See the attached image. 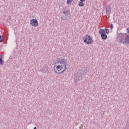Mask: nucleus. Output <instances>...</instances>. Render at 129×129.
I'll return each instance as SVG.
<instances>
[{"label":"nucleus","mask_w":129,"mask_h":129,"mask_svg":"<svg viewBox=\"0 0 129 129\" xmlns=\"http://www.w3.org/2000/svg\"><path fill=\"white\" fill-rule=\"evenodd\" d=\"M57 64L60 63V65H58L56 69L54 68V71L55 73H57V74H61V73H63L66 70V63H67V59H65L64 58H57Z\"/></svg>","instance_id":"f257e3e1"},{"label":"nucleus","mask_w":129,"mask_h":129,"mask_svg":"<svg viewBox=\"0 0 129 129\" xmlns=\"http://www.w3.org/2000/svg\"><path fill=\"white\" fill-rule=\"evenodd\" d=\"M117 39L121 44H129V34L118 33L117 34Z\"/></svg>","instance_id":"f03ea898"},{"label":"nucleus","mask_w":129,"mask_h":129,"mask_svg":"<svg viewBox=\"0 0 129 129\" xmlns=\"http://www.w3.org/2000/svg\"><path fill=\"white\" fill-rule=\"evenodd\" d=\"M92 38H91V37L89 35H86L84 37V42L86 44H91L92 43Z\"/></svg>","instance_id":"7ed1b4c3"},{"label":"nucleus","mask_w":129,"mask_h":129,"mask_svg":"<svg viewBox=\"0 0 129 129\" xmlns=\"http://www.w3.org/2000/svg\"><path fill=\"white\" fill-rule=\"evenodd\" d=\"M99 34H100L101 37L103 40H106L107 39V35L105 34V30L104 29H100L99 31Z\"/></svg>","instance_id":"20e7f679"},{"label":"nucleus","mask_w":129,"mask_h":129,"mask_svg":"<svg viewBox=\"0 0 129 129\" xmlns=\"http://www.w3.org/2000/svg\"><path fill=\"white\" fill-rule=\"evenodd\" d=\"M30 24L33 27H38L39 25V22H38V20L37 19H33L30 21Z\"/></svg>","instance_id":"39448f33"},{"label":"nucleus","mask_w":129,"mask_h":129,"mask_svg":"<svg viewBox=\"0 0 129 129\" xmlns=\"http://www.w3.org/2000/svg\"><path fill=\"white\" fill-rule=\"evenodd\" d=\"M88 71V70L87 69V68H85L83 71L82 70L80 71L81 77H79V80L82 79V76H83V75H85V74L87 73Z\"/></svg>","instance_id":"423d86ee"},{"label":"nucleus","mask_w":129,"mask_h":129,"mask_svg":"<svg viewBox=\"0 0 129 129\" xmlns=\"http://www.w3.org/2000/svg\"><path fill=\"white\" fill-rule=\"evenodd\" d=\"M106 13L107 15H110V13H111V9H110V6L107 5L106 8Z\"/></svg>","instance_id":"0eeeda50"},{"label":"nucleus","mask_w":129,"mask_h":129,"mask_svg":"<svg viewBox=\"0 0 129 129\" xmlns=\"http://www.w3.org/2000/svg\"><path fill=\"white\" fill-rule=\"evenodd\" d=\"M63 15H66V16H68V15H70V10H66L63 11Z\"/></svg>","instance_id":"6e6552de"},{"label":"nucleus","mask_w":129,"mask_h":129,"mask_svg":"<svg viewBox=\"0 0 129 129\" xmlns=\"http://www.w3.org/2000/svg\"><path fill=\"white\" fill-rule=\"evenodd\" d=\"M4 64V61L3 60V56L0 55V65H3Z\"/></svg>","instance_id":"1a4fd4ad"},{"label":"nucleus","mask_w":129,"mask_h":129,"mask_svg":"<svg viewBox=\"0 0 129 129\" xmlns=\"http://www.w3.org/2000/svg\"><path fill=\"white\" fill-rule=\"evenodd\" d=\"M78 6L79 7H84V3H83V2L81 1L79 3Z\"/></svg>","instance_id":"9d476101"},{"label":"nucleus","mask_w":129,"mask_h":129,"mask_svg":"<svg viewBox=\"0 0 129 129\" xmlns=\"http://www.w3.org/2000/svg\"><path fill=\"white\" fill-rule=\"evenodd\" d=\"M105 34H109V30L107 28H105L104 30Z\"/></svg>","instance_id":"9b49d317"},{"label":"nucleus","mask_w":129,"mask_h":129,"mask_svg":"<svg viewBox=\"0 0 129 129\" xmlns=\"http://www.w3.org/2000/svg\"><path fill=\"white\" fill-rule=\"evenodd\" d=\"M3 40H4V36H3V35H0V43H2Z\"/></svg>","instance_id":"f8f14e48"},{"label":"nucleus","mask_w":129,"mask_h":129,"mask_svg":"<svg viewBox=\"0 0 129 129\" xmlns=\"http://www.w3.org/2000/svg\"><path fill=\"white\" fill-rule=\"evenodd\" d=\"M46 113H47V114H51V113H52V111L50 110H47Z\"/></svg>","instance_id":"ddd939ff"},{"label":"nucleus","mask_w":129,"mask_h":129,"mask_svg":"<svg viewBox=\"0 0 129 129\" xmlns=\"http://www.w3.org/2000/svg\"><path fill=\"white\" fill-rule=\"evenodd\" d=\"M126 126H127V127H129V120H127L126 123Z\"/></svg>","instance_id":"4468645a"},{"label":"nucleus","mask_w":129,"mask_h":129,"mask_svg":"<svg viewBox=\"0 0 129 129\" xmlns=\"http://www.w3.org/2000/svg\"><path fill=\"white\" fill-rule=\"evenodd\" d=\"M72 1L73 0H67V4H68V5L71 4V3H72Z\"/></svg>","instance_id":"2eb2a0df"},{"label":"nucleus","mask_w":129,"mask_h":129,"mask_svg":"<svg viewBox=\"0 0 129 129\" xmlns=\"http://www.w3.org/2000/svg\"><path fill=\"white\" fill-rule=\"evenodd\" d=\"M110 28L111 30H112V29H113V25L112 24H111L110 25Z\"/></svg>","instance_id":"dca6fc26"},{"label":"nucleus","mask_w":129,"mask_h":129,"mask_svg":"<svg viewBox=\"0 0 129 129\" xmlns=\"http://www.w3.org/2000/svg\"><path fill=\"white\" fill-rule=\"evenodd\" d=\"M126 31H127V33H128V34H129V27H128V28L126 29Z\"/></svg>","instance_id":"f3484780"},{"label":"nucleus","mask_w":129,"mask_h":129,"mask_svg":"<svg viewBox=\"0 0 129 129\" xmlns=\"http://www.w3.org/2000/svg\"><path fill=\"white\" fill-rule=\"evenodd\" d=\"M80 2H85L86 0H80Z\"/></svg>","instance_id":"a211bd4d"},{"label":"nucleus","mask_w":129,"mask_h":129,"mask_svg":"<svg viewBox=\"0 0 129 129\" xmlns=\"http://www.w3.org/2000/svg\"><path fill=\"white\" fill-rule=\"evenodd\" d=\"M34 129H37V127H34Z\"/></svg>","instance_id":"6ab92c4d"}]
</instances>
